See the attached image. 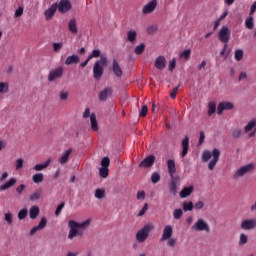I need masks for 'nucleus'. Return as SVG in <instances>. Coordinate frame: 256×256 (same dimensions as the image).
I'll list each match as a JSON object with an SVG mask.
<instances>
[{
  "label": "nucleus",
  "instance_id": "f257e3e1",
  "mask_svg": "<svg viewBox=\"0 0 256 256\" xmlns=\"http://www.w3.org/2000/svg\"><path fill=\"white\" fill-rule=\"evenodd\" d=\"M89 225H91V219H87L81 223L70 220L68 222V227L70 228L68 239L73 240L75 237H83Z\"/></svg>",
  "mask_w": 256,
  "mask_h": 256
},
{
  "label": "nucleus",
  "instance_id": "f03ea898",
  "mask_svg": "<svg viewBox=\"0 0 256 256\" xmlns=\"http://www.w3.org/2000/svg\"><path fill=\"white\" fill-rule=\"evenodd\" d=\"M219 157H221V151H219V149L217 148H214L212 153L209 150H204L202 153V162L207 163V161L211 159V161L208 164V169L209 171H213L217 163H219Z\"/></svg>",
  "mask_w": 256,
  "mask_h": 256
},
{
  "label": "nucleus",
  "instance_id": "7ed1b4c3",
  "mask_svg": "<svg viewBox=\"0 0 256 256\" xmlns=\"http://www.w3.org/2000/svg\"><path fill=\"white\" fill-rule=\"evenodd\" d=\"M155 229V225L153 223H148L143 226L142 229L138 230L136 233V240L138 243H145L147 239H149V232Z\"/></svg>",
  "mask_w": 256,
  "mask_h": 256
},
{
  "label": "nucleus",
  "instance_id": "20e7f679",
  "mask_svg": "<svg viewBox=\"0 0 256 256\" xmlns=\"http://www.w3.org/2000/svg\"><path fill=\"white\" fill-rule=\"evenodd\" d=\"M105 65H107L106 57H102L100 60H97L95 62L94 67H93V77L97 81H99V79H101V77H103V73H104L103 67H105Z\"/></svg>",
  "mask_w": 256,
  "mask_h": 256
},
{
  "label": "nucleus",
  "instance_id": "39448f33",
  "mask_svg": "<svg viewBox=\"0 0 256 256\" xmlns=\"http://www.w3.org/2000/svg\"><path fill=\"white\" fill-rule=\"evenodd\" d=\"M255 169V164H248L245 166L240 167L233 175V179H239L247 175V173H251Z\"/></svg>",
  "mask_w": 256,
  "mask_h": 256
},
{
  "label": "nucleus",
  "instance_id": "423d86ee",
  "mask_svg": "<svg viewBox=\"0 0 256 256\" xmlns=\"http://www.w3.org/2000/svg\"><path fill=\"white\" fill-rule=\"evenodd\" d=\"M218 38L221 43H229V40L231 39V31L227 26H223L219 32H218Z\"/></svg>",
  "mask_w": 256,
  "mask_h": 256
},
{
  "label": "nucleus",
  "instance_id": "0eeeda50",
  "mask_svg": "<svg viewBox=\"0 0 256 256\" xmlns=\"http://www.w3.org/2000/svg\"><path fill=\"white\" fill-rule=\"evenodd\" d=\"M192 231H206V233H209V224L202 218H199L192 226Z\"/></svg>",
  "mask_w": 256,
  "mask_h": 256
},
{
  "label": "nucleus",
  "instance_id": "6e6552de",
  "mask_svg": "<svg viewBox=\"0 0 256 256\" xmlns=\"http://www.w3.org/2000/svg\"><path fill=\"white\" fill-rule=\"evenodd\" d=\"M63 77V68L60 66L58 68L52 69L48 75V81L52 83L55 79H61Z\"/></svg>",
  "mask_w": 256,
  "mask_h": 256
},
{
  "label": "nucleus",
  "instance_id": "1a4fd4ad",
  "mask_svg": "<svg viewBox=\"0 0 256 256\" xmlns=\"http://www.w3.org/2000/svg\"><path fill=\"white\" fill-rule=\"evenodd\" d=\"M57 9L59 13H68V11H71L72 5L71 1L69 0H60V2L57 4Z\"/></svg>",
  "mask_w": 256,
  "mask_h": 256
},
{
  "label": "nucleus",
  "instance_id": "9d476101",
  "mask_svg": "<svg viewBox=\"0 0 256 256\" xmlns=\"http://www.w3.org/2000/svg\"><path fill=\"white\" fill-rule=\"evenodd\" d=\"M244 131L245 133H249L250 131H252L249 134V137H255L256 135V120L252 119L250 120L247 125L244 127Z\"/></svg>",
  "mask_w": 256,
  "mask_h": 256
},
{
  "label": "nucleus",
  "instance_id": "9b49d317",
  "mask_svg": "<svg viewBox=\"0 0 256 256\" xmlns=\"http://www.w3.org/2000/svg\"><path fill=\"white\" fill-rule=\"evenodd\" d=\"M155 9H157V0H152L143 7L142 13L143 15H149V13H153Z\"/></svg>",
  "mask_w": 256,
  "mask_h": 256
},
{
  "label": "nucleus",
  "instance_id": "f8f14e48",
  "mask_svg": "<svg viewBox=\"0 0 256 256\" xmlns=\"http://www.w3.org/2000/svg\"><path fill=\"white\" fill-rule=\"evenodd\" d=\"M233 109V103L231 102H221L219 103L217 107V114L218 115H223L224 111H231Z\"/></svg>",
  "mask_w": 256,
  "mask_h": 256
},
{
  "label": "nucleus",
  "instance_id": "ddd939ff",
  "mask_svg": "<svg viewBox=\"0 0 256 256\" xmlns=\"http://www.w3.org/2000/svg\"><path fill=\"white\" fill-rule=\"evenodd\" d=\"M153 165H155V156L149 155L139 164V167L149 169V167H153Z\"/></svg>",
  "mask_w": 256,
  "mask_h": 256
},
{
  "label": "nucleus",
  "instance_id": "4468645a",
  "mask_svg": "<svg viewBox=\"0 0 256 256\" xmlns=\"http://www.w3.org/2000/svg\"><path fill=\"white\" fill-rule=\"evenodd\" d=\"M173 236V226L167 225L164 227L162 237L160 238V241H167L168 239H171Z\"/></svg>",
  "mask_w": 256,
  "mask_h": 256
},
{
  "label": "nucleus",
  "instance_id": "2eb2a0df",
  "mask_svg": "<svg viewBox=\"0 0 256 256\" xmlns=\"http://www.w3.org/2000/svg\"><path fill=\"white\" fill-rule=\"evenodd\" d=\"M256 227V221L253 219L244 220L241 223V229L244 231H250V229H255Z\"/></svg>",
  "mask_w": 256,
  "mask_h": 256
},
{
  "label": "nucleus",
  "instance_id": "dca6fc26",
  "mask_svg": "<svg viewBox=\"0 0 256 256\" xmlns=\"http://www.w3.org/2000/svg\"><path fill=\"white\" fill-rule=\"evenodd\" d=\"M155 67L156 69H159V71H163V69L167 67V60L165 59V56H159L156 58Z\"/></svg>",
  "mask_w": 256,
  "mask_h": 256
},
{
  "label": "nucleus",
  "instance_id": "f3484780",
  "mask_svg": "<svg viewBox=\"0 0 256 256\" xmlns=\"http://www.w3.org/2000/svg\"><path fill=\"white\" fill-rule=\"evenodd\" d=\"M55 13H57V3L52 4L51 7L45 10L44 15L47 21H49L50 19H53V16L55 15Z\"/></svg>",
  "mask_w": 256,
  "mask_h": 256
},
{
  "label": "nucleus",
  "instance_id": "a211bd4d",
  "mask_svg": "<svg viewBox=\"0 0 256 256\" xmlns=\"http://www.w3.org/2000/svg\"><path fill=\"white\" fill-rule=\"evenodd\" d=\"M112 71L116 77H123V69H121L119 62L115 58L113 59Z\"/></svg>",
  "mask_w": 256,
  "mask_h": 256
},
{
  "label": "nucleus",
  "instance_id": "6ab92c4d",
  "mask_svg": "<svg viewBox=\"0 0 256 256\" xmlns=\"http://www.w3.org/2000/svg\"><path fill=\"white\" fill-rule=\"evenodd\" d=\"M72 153H73V149H71V148L67 149L61 155V157L58 159V163H60V165H65V163H68L69 162V157L71 156Z\"/></svg>",
  "mask_w": 256,
  "mask_h": 256
},
{
  "label": "nucleus",
  "instance_id": "aec40b11",
  "mask_svg": "<svg viewBox=\"0 0 256 256\" xmlns=\"http://www.w3.org/2000/svg\"><path fill=\"white\" fill-rule=\"evenodd\" d=\"M181 147H182L181 157H187V153H189V137H185L182 140Z\"/></svg>",
  "mask_w": 256,
  "mask_h": 256
},
{
  "label": "nucleus",
  "instance_id": "412c9836",
  "mask_svg": "<svg viewBox=\"0 0 256 256\" xmlns=\"http://www.w3.org/2000/svg\"><path fill=\"white\" fill-rule=\"evenodd\" d=\"M168 173L170 177H173L177 173V167L175 166V160L169 159L167 161Z\"/></svg>",
  "mask_w": 256,
  "mask_h": 256
},
{
  "label": "nucleus",
  "instance_id": "4be33fe9",
  "mask_svg": "<svg viewBox=\"0 0 256 256\" xmlns=\"http://www.w3.org/2000/svg\"><path fill=\"white\" fill-rule=\"evenodd\" d=\"M17 183V178H10L9 181L0 186V191H7V189H11Z\"/></svg>",
  "mask_w": 256,
  "mask_h": 256
},
{
  "label": "nucleus",
  "instance_id": "5701e85b",
  "mask_svg": "<svg viewBox=\"0 0 256 256\" xmlns=\"http://www.w3.org/2000/svg\"><path fill=\"white\" fill-rule=\"evenodd\" d=\"M113 93V90L109 87L104 88L100 93H99V100L100 101H107V97Z\"/></svg>",
  "mask_w": 256,
  "mask_h": 256
},
{
  "label": "nucleus",
  "instance_id": "b1692460",
  "mask_svg": "<svg viewBox=\"0 0 256 256\" xmlns=\"http://www.w3.org/2000/svg\"><path fill=\"white\" fill-rule=\"evenodd\" d=\"M80 58L77 54H73L71 56H68L65 60V65H77L79 63Z\"/></svg>",
  "mask_w": 256,
  "mask_h": 256
},
{
  "label": "nucleus",
  "instance_id": "393cba45",
  "mask_svg": "<svg viewBox=\"0 0 256 256\" xmlns=\"http://www.w3.org/2000/svg\"><path fill=\"white\" fill-rule=\"evenodd\" d=\"M68 29L70 32L73 33V35H77V20L75 18L70 19V21L68 22Z\"/></svg>",
  "mask_w": 256,
  "mask_h": 256
},
{
  "label": "nucleus",
  "instance_id": "a878e982",
  "mask_svg": "<svg viewBox=\"0 0 256 256\" xmlns=\"http://www.w3.org/2000/svg\"><path fill=\"white\" fill-rule=\"evenodd\" d=\"M39 213H41L39 206L37 205L32 206L29 210L30 219H35L36 217H39Z\"/></svg>",
  "mask_w": 256,
  "mask_h": 256
},
{
  "label": "nucleus",
  "instance_id": "bb28decb",
  "mask_svg": "<svg viewBox=\"0 0 256 256\" xmlns=\"http://www.w3.org/2000/svg\"><path fill=\"white\" fill-rule=\"evenodd\" d=\"M90 125L93 131H99V124L97 123V116L92 113L90 116Z\"/></svg>",
  "mask_w": 256,
  "mask_h": 256
},
{
  "label": "nucleus",
  "instance_id": "cd10ccee",
  "mask_svg": "<svg viewBox=\"0 0 256 256\" xmlns=\"http://www.w3.org/2000/svg\"><path fill=\"white\" fill-rule=\"evenodd\" d=\"M49 165H51V159H48L45 163L43 164H36L33 167L34 171H43V169H47V167H49Z\"/></svg>",
  "mask_w": 256,
  "mask_h": 256
},
{
  "label": "nucleus",
  "instance_id": "c85d7f7f",
  "mask_svg": "<svg viewBox=\"0 0 256 256\" xmlns=\"http://www.w3.org/2000/svg\"><path fill=\"white\" fill-rule=\"evenodd\" d=\"M191 193H193V187L192 186L185 187L180 192V197H181V199H185L186 197H189V195H191Z\"/></svg>",
  "mask_w": 256,
  "mask_h": 256
},
{
  "label": "nucleus",
  "instance_id": "c756f323",
  "mask_svg": "<svg viewBox=\"0 0 256 256\" xmlns=\"http://www.w3.org/2000/svg\"><path fill=\"white\" fill-rule=\"evenodd\" d=\"M127 40L130 43H135L137 41V32L135 30H130L127 32Z\"/></svg>",
  "mask_w": 256,
  "mask_h": 256
},
{
  "label": "nucleus",
  "instance_id": "7c9ffc66",
  "mask_svg": "<svg viewBox=\"0 0 256 256\" xmlns=\"http://www.w3.org/2000/svg\"><path fill=\"white\" fill-rule=\"evenodd\" d=\"M45 179V176L43 175V173H36L32 176V181L33 183L39 184V183H43Z\"/></svg>",
  "mask_w": 256,
  "mask_h": 256
},
{
  "label": "nucleus",
  "instance_id": "2f4dec72",
  "mask_svg": "<svg viewBox=\"0 0 256 256\" xmlns=\"http://www.w3.org/2000/svg\"><path fill=\"white\" fill-rule=\"evenodd\" d=\"M105 195H106V192H105V189L104 188H97L95 190V194H94V197L96 199H105Z\"/></svg>",
  "mask_w": 256,
  "mask_h": 256
},
{
  "label": "nucleus",
  "instance_id": "473e14b6",
  "mask_svg": "<svg viewBox=\"0 0 256 256\" xmlns=\"http://www.w3.org/2000/svg\"><path fill=\"white\" fill-rule=\"evenodd\" d=\"M101 57V50L94 49L92 53L88 56V61H91V59H97Z\"/></svg>",
  "mask_w": 256,
  "mask_h": 256
},
{
  "label": "nucleus",
  "instance_id": "72a5a7b5",
  "mask_svg": "<svg viewBox=\"0 0 256 256\" xmlns=\"http://www.w3.org/2000/svg\"><path fill=\"white\" fill-rule=\"evenodd\" d=\"M99 175L102 179H107L109 177V168L101 167L99 169Z\"/></svg>",
  "mask_w": 256,
  "mask_h": 256
},
{
  "label": "nucleus",
  "instance_id": "f704fd0d",
  "mask_svg": "<svg viewBox=\"0 0 256 256\" xmlns=\"http://www.w3.org/2000/svg\"><path fill=\"white\" fill-rule=\"evenodd\" d=\"M151 181L154 184H157L161 181V174L159 172H153L151 175Z\"/></svg>",
  "mask_w": 256,
  "mask_h": 256
},
{
  "label": "nucleus",
  "instance_id": "c9c22d12",
  "mask_svg": "<svg viewBox=\"0 0 256 256\" xmlns=\"http://www.w3.org/2000/svg\"><path fill=\"white\" fill-rule=\"evenodd\" d=\"M215 111H217V104H215V102H210L208 104V115L209 116L213 115Z\"/></svg>",
  "mask_w": 256,
  "mask_h": 256
},
{
  "label": "nucleus",
  "instance_id": "e433bc0d",
  "mask_svg": "<svg viewBox=\"0 0 256 256\" xmlns=\"http://www.w3.org/2000/svg\"><path fill=\"white\" fill-rule=\"evenodd\" d=\"M28 213H29V211L27 210V208H24V209L20 210L18 212V219L20 221H23V219L27 218Z\"/></svg>",
  "mask_w": 256,
  "mask_h": 256
},
{
  "label": "nucleus",
  "instance_id": "4c0bfd02",
  "mask_svg": "<svg viewBox=\"0 0 256 256\" xmlns=\"http://www.w3.org/2000/svg\"><path fill=\"white\" fill-rule=\"evenodd\" d=\"M41 199V191H36L29 196V201H39Z\"/></svg>",
  "mask_w": 256,
  "mask_h": 256
},
{
  "label": "nucleus",
  "instance_id": "58836bf2",
  "mask_svg": "<svg viewBox=\"0 0 256 256\" xmlns=\"http://www.w3.org/2000/svg\"><path fill=\"white\" fill-rule=\"evenodd\" d=\"M60 101H67L69 99V91L62 90L59 92Z\"/></svg>",
  "mask_w": 256,
  "mask_h": 256
},
{
  "label": "nucleus",
  "instance_id": "ea45409f",
  "mask_svg": "<svg viewBox=\"0 0 256 256\" xmlns=\"http://www.w3.org/2000/svg\"><path fill=\"white\" fill-rule=\"evenodd\" d=\"M243 55H244L243 50L237 49V50L235 51V53H234V59H235V61H241V60L243 59Z\"/></svg>",
  "mask_w": 256,
  "mask_h": 256
},
{
  "label": "nucleus",
  "instance_id": "a19ab883",
  "mask_svg": "<svg viewBox=\"0 0 256 256\" xmlns=\"http://www.w3.org/2000/svg\"><path fill=\"white\" fill-rule=\"evenodd\" d=\"M52 47H53V51L55 53H59V51H61V49H63V43H61V42H54L52 44Z\"/></svg>",
  "mask_w": 256,
  "mask_h": 256
},
{
  "label": "nucleus",
  "instance_id": "79ce46f5",
  "mask_svg": "<svg viewBox=\"0 0 256 256\" xmlns=\"http://www.w3.org/2000/svg\"><path fill=\"white\" fill-rule=\"evenodd\" d=\"M194 205L193 202H184L183 203V211H193Z\"/></svg>",
  "mask_w": 256,
  "mask_h": 256
},
{
  "label": "nucleus",
  "instance_id": "37998d69",
  "mask_svg": "<svg viewBox=\"0 0 256 256\" xmlns=\"http://www.w3.org/2000/svg\"><path fill=\"white\" fill-rule=\"evenodd\" d=\"M245 26L247 29H253V27H255V24L253 22V17H248L245 21Z\"/></svg>",
  "mask_w": 256,
  "mask_h": 256
},
{
  "label": "nucleus",
  "instance_id": "c03bdc74",
  "mask_svg": "<svg viewBox=\"0 0 256 256\" xmlns=\"http://www.w3.org/2000/svg\"><path fill=\"white\" fill-rule=\"evenodd\" d=\"M173 217L176 220L181 219V217H183V210L182 209H175L174 212H173Z\"/></svg>",
  "mask_w": 256,
  "mask_h": 256
},
{
  "label": "nucleus",
  "instance_id": "a18cd8bd",
  "mask_svg": "<svg viewBox=\"0 0 256 256\" xmlns=\"http://www.w3.org/2000/svg\"><path fill=\"white\" fill-rule=\"evenodd\" d=\"M182 59H189L191 57V49H186L180 53Z\"/></svg>",
  "mask_w": 256,
  "mask_h": 256
},
{
  "label": "nucleus",
  "instance_id": "49530a36",
  "mask_svg": "<svg viewBox=\"0 0 256 256\" xmlns=\"http://www.w3.org/2000/svg\"><path fill=\"white\" fill-rule=\"evenodd\" d=\"M9 91V84L0 82V93H7Z\"/></svg>",
  "mask_w": 256,
  "mask_h": 256
},
{
  "label": "nucleus",
  "instance_id": "de8ad7c7",
  "mask_svg": "<svg viewBox=\"0 0 256 256\" xmlns=\"http://www.w3.org/2000/svg\"><path fill=\"white\" fill-rule=\"evenodd\" d=\"M143 51H145V44H140V45L136 46L134 53H136V55H141V53H143Z\"/></svg>",
  "mask_w": 256,
  "mask_h": 256
},
{
  "label": "nucleus",
  "instance_id": "09e8293b",
  "mask_svg": "<svg viewBox=\"0 0 256 256\" xmlns=\"http://www.w3.org/2000/svg\"><path fill=\"white\" fill-rule=\"evenodd\" d=\"M109 165H111V160L109 157H104L101 161V166L109 169Z\"/></svg>",
  "mask_w": 256,
  "mask_h": 256
},
{
  "label": "nucleus",
  "instance_id": "8fccbe9b",
  "mask_svg": "<svg viewBox=\"0 0 256 256\" xmlns=\"http://www.w3.org/2000/svg\"><path fill=\"white\" fill-rule=\"evenodd\" d=\"M242 131L240 128H235L232 131V137H234V139H239V137H241Z\"/></svg>",
  "mask_w": 256,
  "mask_h": 256
},
{
  "label": "nucleus",
  "instance_id": "3c124183",
  "mask_svg": "<svg viewBox=\"0 0 256 256\" xmlns=\"http://www.w3.org/2000/svg\"><path fill=\"white\" fill-rule=\"evenodd\" d=\"M37 227L41 230V229H45V227H47V219L45 217L41 218L39 224L37 225Z\"/></svg>",
  "mask_w": 256,
  "mask_h": 256
},
{
  "label": "nucleus",
  "instance_id": "603ef678",
  "mask_svg": "<svg viewBox=\"0 0 256 256\" xmlns=\"http://www.w3.org/2000/svg\"><path fill=\"white\" fill-rule=\"evenodd\" d=\"M64 208H65V202L60 203V204L57 206V208H56L55 215H56V216L61 215V211H63Z\"/></svg>",
  "mask_w": 256,
  "mask_h": 256
},
{
  "label": "nucleus",
  "instance_id": "864d4df0",
  "mask_svg": "<svg viewBox=\"0 0 256 256\" xmlns=\"http://www.w3.org/2000/svg\"><path fill=\"white\" fill-rule=\"evenodd\" d=\"M148 209H149V204L145 203L142 209L140 210V212L138 213V217H143V215L147 213Z\"/></svg>",
  "mask_w": 256,
  "mask_h": 256
},
{
  "label": "nucleus",
  "instance_id": "5fc2aeb1",
  "mask_svg": "<svg viewBox=\"0 0 256 256\" xmlns=\"http://www.w3.org/2000/svg\"><path fill=\"white\" fill-rule=\"evenodd\" d=\"M249 241V238L245 234H240L239 245H245Z\"/></svg>",
  "mask_w": 256,
  "mask_h": 256
},
{
  "label": "nucleus",
  "instance_id": "6e6d98bb",
  "mask_svg": "<svg viewBox=\"0 0 256 256\" xmlns=\"http://www.w3.org/2000/svg\"><path fill=\"white\" fill-rule=\"evenodd\" d=\"M147 113H149V109L147 108V106H142V109L139 113L140 117H147Z\"/></svg>",
  "mask_w": 256,
  "mask_h": 256
},
{
  "label": "nucleus",
  "instance_id": "4d7b16f0",
  "mask_svg": "<svg viewBox=\"0 0 256 256\" xmlns=\"http://www.w3.org/2000/svg\"><path fill=\"white\" fill-rule=\"evenodd\" d=\"M136 199H138V201H143L145 199V191L139 190L137 192Z\"/></svg>",
  "mask_w": 256,
  "mask_h": 256
},
{
  "label": "nucleus",
  "instance_id": "13d9d810",
  "mask_svg": "<svg viewBox=\"0 0 256 256\" xmlns=\"http://www.w3.org/2000/svg\"><path fill=\"white\" fill-rule=\"evenodd\" d=\"M5 221L8 223V225H11L13 223V215L11 213H6Z\"/></svg>",
  "mask_w": 256,
  "mask_h": 256
},
{
  "label": "nucleus",
  "instance_id": "bf43d9fd",
  "mask_svg": "<svg viewBox=\"0 0 256 256\" xmlns=\"http://www.w3.org/2000/svg\"><path fill=\"white\" fill-rule=\"evenodd\" d=\"M167 245H168V247H175V245H177V239L169 238L167 240Z\"/></svg>",
  "mask_w": 256,
  "mask_h": 256
},
{
  "label": "nucleus",
  "instance_id": "052dcab7",
  "mask_svg": "<svg viewBox=\"0 0 256 256\" xmlns=\"http://www.w3.org/2000/svg\"><path fill=\"white\" fill-rule=\"evenodd\" d=\"M179 91V86L174 87L171 91H170V97L171 99H175V97H177V92Z\"/></svg>",
  "mask_w": 256,
  "mask_h": 256
},
{
  "label": "nucleus",
  "instance_id": "680f3d73",
  "mask_svg": "<svg viewBox=\"0 0 256 256\" xmlns=\"http://www.w3.org/2000/svg\"><path fill=\"white\" fill-rule=\"evenodd\" d=\"M177 65V60L175 58H173L170 62H169V71H173L175 69Z\"/></svg>",
  "mask_w": 256,
  "mask_h": 256
},
{
  "label": "nucleus",
  "instance_id": "e2e57ef3",
  "mask_svg": "<svg viewBox=\"0 0 256 256\" xmlns=\"http://www.w3.org/2000/svg\"><path fill=\"white\" fill-rule=\"evenodd\" d=\"M205 207V203L203 201H198L194 205V209L199 210Z\"/></svg>",
  "mask_w": 256,
  "mask_h": 256
},
{
  "label": "nucleus",
  "instance_id": "0e129e2a",
  "mask_svg": "<svg viewBox=\"0 0 256 256\" xmlns=\"http://www.w3.org/2000/svg\"><path fill=\"white\" fill-rule=\"evenodd\" d=\"M19 169H23V159L19 158L16 161V171H19Z\"/></svg>",
  "mask_w": 256,
  "mask_h": 256
},
{
  "label": "nucleus",
  "instance_id": "69168bd1",
  "mask_svg": "<svg viewBox=\"0 0 256 256\" xmlns=\"http://www.w3.org/2000/svg\"><path fill=\"white\" fill-rule=\"evenodd\" d=\"M204 142H205V132L200 131V137H199L198 145H203Z\"/></svg>",
  "mask_w": 256,
  "mask_h": 256
},
{
  "label": "nucleus",
  "instance_id": "338daca9",
  "mask_svg": "<svg viewBox=\"0 0 256 256\" xmlns=\"http://www.w3.org/2000/svg\"><path fill=\"white\" fill-rule=\"evenodd\" d=\"M170 191H171V193H177V183L175 181L171 182Z\"/></svg>",
  "mask_w": 256,
  "mask_h": 256
},
{
  "label": "nucleus",
  "instance_id": "774afa93",
  "mask_svg": "<svg viewBox=\"0 0 256 256\" xmlns=\"http://www.w3.org/2000/svg\"><path fill=\"white\" fill-rule=\"evenodd\" d=\"M23 15V7H19L16 11H15V17H21Z\"/></svg>",
  "mask_w": 256,
  "mask_h": 256
}]
</instances>
